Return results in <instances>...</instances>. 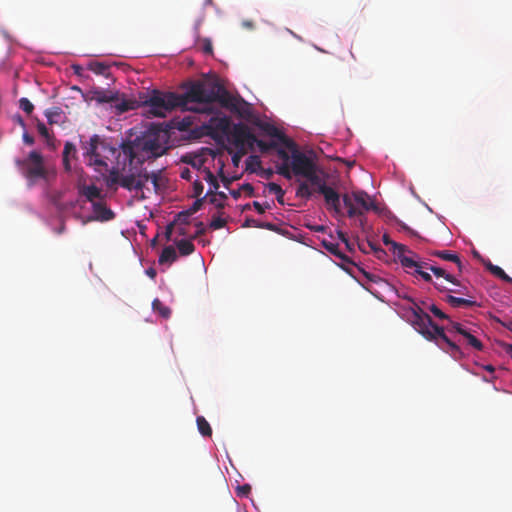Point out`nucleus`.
<instances>
[{"mask_svg": "<svg viewBox=\"0 0 512 512\" xmlns=\"http://www.w3.org/2000/svg\"><path fill=\"white\" fill-rule=\"evenodd\" d=\"M144 113L148 117L164 118L176 108L183 110L181 95L175 92H163L154 89L140 96Z\"/></svg>", "mask_w": 512, "mask_h": 512, "instance_id": "obj_4", "label": "nucleus"}, {"mask_svg": "<svg viewBox=\"0 0 512 512\" xmlns=\"http://www.w3.org/2000/svg\"><path fill=\"white\" fill-rule=\"evenodd\" d=\"M244 227H255V228H263L270 231H278V228L275 224L270 222H260L253 218H247L244 222Z\"/></svg>", "mask_w": 512, "mask_h": 512, "instance_id": "obj_24", "label": "nucleus"}, {"mask_svg": "<svg viewBox=\"0 0 512 512\" xmlns=\"http://www.w3.org/2000/svg\"><path fill=\"white\" fill-rule=\"evenodd\" d=\"M432 255L441 258L445 261L453 262L457 265L459 272L461 273L463 271V264L459 258V256L456 253H453L449 250H442V251H434Z\"/></svg>", "mask_w": 512, "mask_h": 512, "instance_id": "obj_19", "label": "nucleus"}, {"mask_svg": "<svg viewBox=\"0 0 512 512\" xmlns=\"http://www.w3.org/2000/svg\"><path fill=\"white\" fill-rule=\"evenodd\" d=\"M363 276L370 282H374V283H384V280H382L380 277L372 274V273H369V272H366L364 270H361Z\"/></svg>", "mask_w": 512, "mask_h": 512, "instance_id": "obj_50", "label": "nucleus"}, {"mask_svg": "<svg viewBox=\"0 0 512 512\" xmlns=\"http://www.w3.org/2000/svg\"><path fill=\"white\" fill-rule=\"evenodd\" d=\"M23 141H24V143H26L28 145L34 144V138L31 135H29L27 132H25L23 134Z\"/></svg>", "mask_w": 512, "mask_h": 512, "instance_id": "obj_60", "label": "nucleus"}, {"mask_svg": "<svg viewBox=\"0 0 512 512\" xmlns=\"http://www.w3.org/2000/svg\"><path fill=\"white\" fill-rule=\"evenodd\" d=\"M228 136L235 148L253 149L255 141H257L249 127L242 123L234 124Z\"/></svg>", "mask_w": 512, "mask_h": 512, "instance_id": "obj_9", "label": "nucleus"}, {"mask_svg": "<svg viewBox=\"0 0 512 512\" xmlns=\"http://www.w3.org/2000/svg\"><path fill=\"white\" fill-rule=\"evenodd\" d=\"M83 156L88 160L87 164L93 166L96 171L107 169V160L114 156L117 149L111 146L99 135H93L89 141L82 142Z\"/></svg>", "mask_w": 512, "mask_h": 512, "instance_id": "obj_5", "label": "nucleus"}, {"mask_svg": "<svg viewBox=\"0 0 512 512\" xmlns=\"http://www.w3.org/2000/svg\"><path fill=\"white\" fill-rule=\"evenodd\" d=\"M253 207L259 214H263L267 209L271 208L270 204L266 203L263 205L257 201L253 202Z\"/></svg>", "mask_w": 512, "mask_h": 512, "instance_id": "obj_53", "label": "nucleus"}, {"mask_svg": "<svg viewBox=\"0 0 512 512\" xmlns=\"http://www.w3.org/2000/svg\"><path fill=\"white\" fill-rule=\"evenodd\" d=\"M121 177L122 176L120 175L119 171L113 168L112 170L109 171V175L106 179L107 186L109 188H113L118 184L120 185Z\"/></svg>", "mask_w": 512, "mask_h": 512, "instance_id": "obj_36", "label": "nucleus"}, {"mask_svg": "<svg viewBox=\"0 0 512 512\" xmlns=\"http://www.w3.org/2000/svg\"><path fill=\"white\" fill-rule=\"evenodd\" d=\"M460 336L463 337L467 345L471 346L475 350H483L484 346L482 342L476 336H474L469 329L465 328L464 331L460 334Z\"/></svg>", "mask_w": 512, "mask_h": 512, "instance_id": "obj_22", "label": "nucleus"}, {"mask_svg": "<svg viewBox=\"0 0 512 512\" xmlns=\"http://www.w3.org/2000/svg\"><path fill=\"white\" fill-rule=\"evenodd\" d=\"M94 213L95 220L98 221H109L115 217L114 212L106 206L103 200H98L91 203Z\"/></svg>", "mask_w": 512, "mask_h": 512, "instance_id": "obj_16", "label": "nucleus"}, {"mask_svg": "<svg viewBox=\"0 0 512 512\" xmlns=\"http://www.w3.org/2000/svg\"><path fill=\"white\" fill-rule=\"evenodd\" d=\"M267 189L270 193H273L276 195V199L279 204H284V195L285 191L281 188L280 185L274 182H270L267 184Z\"/></svg>", "mask_w": 512, "mask_h": 512, "instance_id": "obj_32", "label": "nucleus"}, {"mask_svg": "<svg viewBox=\"0 0 512 512\" xmlns=\"http://www.w3.org/2000/svg\"><path fill=\"white\" fill-rule=\"evenodd\" d=\"M267 135L277 138L278 141L285 146V148L294 146V142L283 134L277 127L271 124L262 126Z\"/></svg>", "mask_w": 512, "mask_h": 512, "instance_id": "obj_18", "label": "nucleus"}, {"mask_svg": "<svg viewBox=\"0 0 512 512\" xmlns=\"http://www.w3.org/2000/svg\"><path fill=\"white\" fill-rule=\"evenodd\" d=\"M205 198L206 196L203 198H196L195 202L189 209H187L186 211H182L178 214V219L181 220L182 217H189L196 213L197 211H199L203 205Z\"/></svg>", "mask_w": 512, "mask_h": 512, "instance_id": "obj_30", "label": "nucleus"}, {"mask_svg": "<svg viewBox=\"0 0 512 512\" xmlns=\"http://www.w3.org/2000/svg\"><path fill=\"white\" fill-rule=\"evenodd\" d=\"M427 308L435 317L441 320H449V316L441 311L435 304H431Z\"/></svg>", "mask_w": 512, "mask_h": 512, "instance_id": "obj_44", "label": "nucleus"}, {"mask_svg": "<svg viewBox=\"0 0 512 512\" xmlns=\"http://www.w3.org/2000/svg\"><path fill=\"white\" fill-rule=\"evenodd\" d=\"M414 305L411 308L412 316L410 319L411 325L414 329L421 334L426 340L434 342L442 351L448 353L453 359L461 360L464 358V353L456 340L450 339L445 329L433 322L432 318L411 298H407Z\"/></svg>", "mask_w": 512, "mask_h": 512, "instance_id": "obj_2", "label": "nucleus"}, {"mask_svg": "<svg viewBox=\"0 0 512 512\" xmlns=\"http://www.w3.org/2000/svg\"><path fill=\"white\" fill-rule=\"evenodd\" d=\"M205 180L210 184V186L214 190H217L219 188L218 180H217V178L214 176V174L210 170L206 171V173H205Z\"/></svg>", "mask_w": 512, "mask_h": 512, "instance_id": "obj_45", "label": "nucleus"}, {"mask_svg": "<svg viewBox=\"0 0 512 512\" xmlns=\"http://www.w3.org/2000/svg\"><path fill=\"white\" fill-rule=\"evenodd\" d=\"M212 51H213L212 43L210 42V40L205 39L204 45H203V52L206 54H211Z\"/></svg>", "mask_w": 512, "mask_h": 512, "instance_id": "obj_58", "label": "nucleus"}, {"mask_svg": "<svg viewBox=\"0 0 512 512\" xmlns=\"http://www.w3.org/2000/svg\"><path fill=\"white\" fill-rule=\"evenodd\" d=\"M448 327H447V330L450 332V333H455L457 335H460L464 329L466 327H464L462 324L458 323V322H455V321H452L450 318L448 320Z\"/></svg>", "mask_w": 512, "mask_h": 512, "instance_id": "obj_41", "label": "nucleus"}, {"mask_svg": "<svg viewBox=\"0 0 512 512\" xmlns=\"http://www.w3.org/2000/svg\"><path fill=\"white\" fill-rule=\"evenodd\" d=\"M504 350L512 358V344H506Z\"/></svg>", "mask_w": 512, "mask_h": 512, "instance_id": "obj_64", "label": "nucleus"}, {"mask_svg": "<svg viewBox=\"0 0 512 512\" xmlns=\"http://www.w3.org/2000/svg\"><path fill=\"white\" fill-rule=\"evenodd\" d=\"M203 190H204V186H203L202 182L195 181L193 183V197L199 198L200 195L203 193Z\"/></svg>", "mask_w": 512, "mask_h": 512, "instance_id": "obj_49", "label": "nucleus"}, {"mask_svg": "<svg viewBox=\"0 0 512 512\" xmlns=\"http://www.w3.org/2000/svg\"><path fill=\"white\" fill-rule=\"evenodd\" d=\"M212 115L207 124L210 133L213 136H228L233 127L230 118L226 115L218 116L216 108L215 113Z\"/></svg>", "mask_w": 512, "mask_h": 512, "instance_id": "obj_12", "label": "nucleus"}, {"mask_svg": "<svg viewBox=\"0 0 512 512\" xmlns=\"http://www.w3.org/2000/svg\"><path fill=\"white\" fill-rule=\"evenodd\" d=\"M36 127H37V131H38V133H39L43 138H45V139H46L47 144H48V145H51V144H52V141H53V137H52V135L50 134V132H49L48 128L46 127V125H45L43 122L38 121V122H37Z\"/></svg>", "mask_w": 512, "mask_h": 512, "instance_id": "obj_38", "label": "nucleus"}, {"mask_svg": "<svg viewBox=\"0 0 512 512\" xmlns=\"http://www.w3.org/2000/svg\"><path fill=\"white\" fill-rule=\"evenodd\" d=\"M215 83L193 81L187 91L180 94L183 102V110L196 113L214 114V90Z\"/></svg>", "mask_w": 512, "mask_h": 512, "instance_id": "obj_3", "label": "nucleus"}, {"mask_svg": "<svg viewBox=\"0 0 512 512\" xmlns=\"http://www.w3.org/2000/svg\"><path fill=\"white\" fill-rule=\"evenodd\" d=\"M445 301L451 305L453 308H459V307H472L475 306L477 303L474 300L471 299H465L460 297H455L452 295H447L445 298Z\"/></svg>", "mask_w": 512, "mask_h": 512, "instance_id": "obj_21", "label": "nucleus"}, {"mask_svg": "<svg viewBox=\"0 0 512 512\" xmlns=\"http://www.w3.org/2000/svg\"><path fill=\"white\" fill-rule=\"evenodd\" d=\"M149 180L152 181L154 191L156 193H158L164 186V179L161 177L160 171L149 173Z\"/></svg>", "mask_w": 512, "mask_h": 512, "instance_id": "obj_35", "label": "nucleus"}, {"mask_svg": "<svg viewBox=\"0 0 512 512\" xmlns=\"http://www.w3.org/2000/svg\"><path fill=\"white\" fill-rule=\"evenodd\" d=\"M152 308L155 313H158L161 317L168 319L171 315L169 307L165 306L159 299H154L152 302Z\"/></svg>", "mask_w": 512, "mask_h": 512, "instance_id": "obj_28", "label": "nucleus"}, {"mask_svg": "<svg viewBox=\"0 0 512 512\" xmlns=\"http://www.w3.org/2000/svg\"><path fill=\"white\" fill-rule=\"evenodd\" d=\"M291 152V169L295 176L305 177L317 165L306 154L300 152L294 143V146L288 147Z\"/></svg>", "mask_w": 512, "mask_h": 512, "instance_id": "obj_10", "label": "nucleus"}, {"mask_svg": "<svg viewBox=\"0 0 512 512\" xmlns=\"http://www.w3.org/2000/svg\"><path fill=\"white\" fill-rule=\"evenodd\" d=\"M214 104L219 103L222 107L238 114L240 117H247L251 113L249 104L241 97L233 96L224 86L215 83Z\"/></svg>", "mask_w": 512, "mask_h": 512, "instance_id": "obj_7", "label": "nucleus"}, {"mask_svg": "<svg viewBox=\"0 0 512 512\" xmlns=\"http://www.w3.org/2000/svg\"><path fill=\"white\" fill-rule=\"evenodd\" d=\"M428 269L430 271H432L436 277H443L444 279H446L448 282H450L452 284L457 283V279L453 275L447 273L443 268L431 265L428 267Z\"/></svg>", "mask_w": 512, "mask_h": 512, "instance_id": "obj_33", "label": "nucleus"}, {"mask_svg": "<svg viewBox=\"0 0 512 512\" xmlns=\"http://www.w3.org/2000/svg\"><path fill=\"white\" fill-rule=\"evenodd\" d=\"M177 259V253L173 246L165 247L159 257V263H173Z\"/></svg>", "mask_w": 512, "mask_h": 512, "instance_id": "obj_25", "label": "nucleus"}, {"mask_svg": "<svg viewBox=\"0 0 512 512\" xmlns=\"http://www.w3.org/2000/svg\"><path fill=\"white\" fill-rule=\"evenodd\" d=\"M78 190L79 194L84 196L90 203L103 200L104 198L101 189L95 185H80Z\"/></svg>", "mask_w": 512, "mask_h": 512, "instance_id": "obj_17", "label": "nucleus"}, {"mask_svg": "<svg viewBox=\"0 0 512 512\" xmlns=\"http://www.w3.org/2000/svg\"><path fill=\"white\" fill-rule=\"evenodd\" d=\"M176 245L179 250V253L182 256H188V255L192 254L195 250V246L190 240H185V239L179 240L176 243Z\"/></svg>", "mask_w": 512, "mask_h": 512, "instance_id": "obj_29", "label": "nucleus"}, {"mask_svg": "<svg viewBox=\"0 0 512 512\" xmlns=\"http://www.w3.org/2000/svg\"><path fill=\"white\" fill-rule=\"evenodd\" d=\"M277 172L282 175L283 177H285L286 179H291L292 178V169H291V162H288V163H282L279 167H278V170Z\"/></svg>", "mask_w": 512, "mask_h": 512, "instance_id": "obj_40", "label": "nucleus"}, {"mask_svg": "<svg viewBox=\"0 0 512 512\" xmlns=\"http://www.w3.org/2000/svg\"><path fill=\"white\" fill-rule=\"evenodd\" d=\"M382 239L385 245H391L393 253L398 257L403 267L418 266L412 257L405 255V252L412 253L405 245L391 240L387 234H384Z\"/></svg>", "mask_w": 512, "mask_h": 512, "instance_id": "obj_14", "label": "nucleus"}, {"mask_svg": "<svg viewBox=\"0 0 512 512\" xmlns=\"http://www.w3.org/2000/svg\"><path fill=\"white\" fill-rule=\"evenodd\" d=\"M251 491V486L248 484H244L237 488L238 496H247Z\"/></svg>", "mask_w": 512, "mask_h": 512, "instance_id": "obj_56", "label": "nucleus"}, {"mask_svg": "<svg viewBox=\"0 0 512 512\" xmlns=\"http://www.w3.org/2000/svg\"><path fill=\"white\" fill-rule=\"evenodd\" d=\"M358 248L363 253H369V248L367 246V241L366 242H358Z\"/></svg>", "mask_w": 512, "mask_h": 512, "instance_id": "obj_61", "label": "nucleus"}, {"mask_svg": "<svg viewBox=\"0 0 512 512\" xmlns=\"http://www.w3.org/2000/svg\"><path fill=\"white\" fill-rule=\"evenodd\" d=\"M207 195H210V203L215 205L216 208L222 209L225 205L227 195L224 192L215 193L212 190L208 191Z\"/></svg>", "mask_w": 512, "mask_h": 512, "instance_id": "obj_27", "label": "nucleus"}, {"mask_svg": "<svg viewBox=\"0 0 512 512\" xmlns=\"http://www.w3.org/2000/svg\"><path fill=\"white\" fill-rule=\"evenodd\" d=\"M149 180V172L140 170L137 174L131 173L121 177L120 186L131 190H143L145 183Z\"/></svg>", "mask_w": 512, "mask_h": 512, "instance_id": "obj_13", "label": "nucleus"}, {"mask_svg": "<svg viewBox=\"0 0 512 512\" xmlns=\"http://www.w3.org/2000/svg\"><path fill=\"white\" fill-rule=\"evenodd\" d=\"M269 150L277 151V148H280L279 143L277 141H271L268 143Z\"/></svg>", "mask_w": 512, "mask_h": 512, "instance_id": "obj_62", "label": "nucleus"}, {"mask_svg": "<svg viewBox=\"0 0 512 512\" xmlns=\"http://www.w3.org/2000/svg\"><path fill=\"white\" fill-rule=\"evenodd\" d=\"M416 264L418 266H412L411 268H415V273L422 277V279L426 282H432V277L428 272L423 271V268L428 269V264L424 262H418L416 261Z\"/></svg>", "mask_w": 512, "mask_h": 512, "instance_id": "obj_34", "label": "nucleus"}, {"mask_svg": "<svg viewBox=\"0 0 512 512\" xmlns=\"http://www.w3.org/2000/svg\"><path fill=\"white\" fill-rule=\"evenodd\" d=\"M88 69L97 75H102L106 78L110 76L109 66L102 62H91L88 65Z\"/></svg>", "mask_w": 512, "mask_h": 512, "instance_id": "obj_26", "label": "nucleus"}, {"mask_svg": "<svg viewBox=\"0 0 512 512\" xmlns=\"http://www.w3.org/2000/svg\"><path fill=\"white\" fill-rule=\"evenodd\" d=\"M195 226L197 227V230H196L195 234L192 236V239H195V238L205 234V232H206V227L203 222L199 221L195 224Z\"/></svg>", "mask_w": 512, "mask_h": 512, "instance_id": "obj_52", "label": "nucleus"}, {"mask_svg": "<svg viewBox=\"0 0 512 512\" xmlns=\"http://www.w3.org/2000/svg\"><path fill=\"white\" fill-rule=\"evenodd\" d=\"M338 237H339V239H340L342 242H344V243L346 244L347 248H348L349 250H351V246H350L349 240H348V238L346 237L345 233H343L342 231H338Z\"/></svg>", "mask_w": 512, "mask_h": 512, "instance_id": "obj_59", "label": "nucleus"}, {"mask_svg": "<svg viewBox=\"0 0 512 512\" xmlns=\"http://www.w3.org/2000/svg\"><path fill=\"white\" fill-rule=\"evenodd\" d=\"M485 266L494 276L498 277L499 279L507 283L512 284V278L509 275H507L501 267L493 265L490 261H487L485 263Z\"/></svg>", "mask_w": 512, "mask_h": 512, "instance_id": "obj_23", "label": "nucleus"}, {"mask_svg": "<svg viewBox=\"0 0 512 512\" xmlns=\"http://www.w3.org/2000/svg\"><path fill=\"white\" fill-rule=\"evenodd\" d=\"M115 106H116L118 111L126 112V111H129V110L136 109L139 106V104L135 100H125L124 99V100H121L119 103H117Z\"/></svg>", "mask_w": 512, "mask_h": 512, "instance_id": "obj_37", "label": "nucleus"}, {"mask_svg": "<svg viewBox=\"0 0 512 512\" xmlns=\"http://www.w3.org/2000/svg\"><path fill=\"white\" fill-rule=\"evenodd\" d=\"M15 163L30 185H33L39 179L46 180L48 177L43 156L38 151H31L27 158L17 159Z\"/></svg>", "mask_w": 512, "mask_h": 512, "instance_id": "obj_6", "label": "nucleus"}, {"mask_svg": "<svg viewBox=\"0 0 512 512\" xmlns=\"http://www.w3.org/2000/svg\"><path fill=\"white\" fill-rule=\"evenodd\" d=\"M60 114L61 110L58 107H54L45 111V116L50 124L57 123V118L60 116Z\"/></svg>", "mask_w": 512, "mask_h": 512, "instance_id": "obj_39", "label": "nucleus"}, {"mask_svg": "<svg viewBox=\"0 0 512 512\" xmlns=\"http://www.w3.org/2000/svg\"><path fill=\"white\" fill-rule=\"evenodd\" d=\"M323 246L325 247V249L327 251H329L331 254L341 258V259H344V256L342 255V253L339 251V248H338V245L337 244H334V243H327L326 241H323Z\"/></svg>", "mask_w": 512, "mask_h": 512, "instance_id": "obj_43", "label": "nucleus"}, {"mask_svg": "<svg viewBox=\"0 0 512 512\" xmlns=\"http://www.w3.org/2000/svg\"><path fill=\"white\" fill-rule=\"evenodd\" d=\"M236 153L232 156V162L235 166H238L241 158L246 154L247 149L236 148Z\"/></svg>", "mask_w": 512, "mask_h": 512, "instance_id": "obj_48", "label": "nucleus"}, {"mask_svg": "<svg viewBox=\"0 0 512 512\" xmlns=\"http://www.w3.org/2000/svg\"><path fill=\"white\" fill-rule=\"evenodd\" d=\"M276 153L278 157L282 160V163L291 162V155H289L288 151L285 148H277Z\"/></svg>", "mask_w": 512, "mask_h": 512, "instance_id": "obj_46", "label": "nucleus"}, {"mask_svg": "<svg viewBox=\"0 0 512 512\" xmlns=\"http://www.w3.org/2000/svg\"><path fill=\"white\" fill-rule=\"evenodd\" d=\"M168 142V131L152 126L133 141L123 143L121 150L125 161L128 160L129 164L134 161L142 164L147 160L164 155L169 149Z\"/></svg>", "mask_w": 512, "mask_h": 512, "instance_id": "obj_1", "label": "nucleus"}, {"mask_svg": "<svg viewBox=\"0 0 512 512\" xmlns=\"http://www.w3.org/2000/svg\"><path fill=\"white\" fill-rule=\"evenodd\" d=\"M455 285H456L458 288H456V289H452V290H450V292L458 293V294H462V295L469 296V291H468V288H467V287L462 286L458 281H457V283H456Z\"/></svg>", "mask_w": 512, "mask_h": 512, "instance_id": "obj_55", "label": "nucleus"}, {"mask_svg": "<svg viewBox=\"0 0 512 512\" xmlns=\"http://www.w3.org/2000/svg\"><path fill=\"white\" fill-rule=\"evenodd\" d=\"M242 189H243V191L247 192L249 195H251L254 190L252 185H250V184H244L242 186Z\"/></svg>", "mask_w": 512, "mask_h": 512, "instance_id": "obj_63", "label": "nucleus"}, {"mask_svg": "<svg viewBox=\"0 0 512 512\" xmlns=\"http://www.w3.org/2000/svg\"><path fill=\"white\" fill-rule=\"evenodd\" d=\"M196 423L201 435L205 437H210L212 435L211 426L203 416H198L196 419Z\"/></svg>", "mask_w": 512, "mask_h": 512, "instance_id": "obj_31", "label": "nucleus"}, {"mask_svg": "<svg viewBox=\"0 0 512 512\" xmlns=\"http://www.w3.org/2000/svg\"><path fill=\"white\" fill-rule=\"evenodd\" d=\"M255 144L258 146V148L262 154L268 153L270 151L268 142L257 139V141H255Z\"/></svg>", "mask_w": 512, "mask_h": 512, "instance_id": "obj_54", "label": "nucleus"}, {"mask_svg": "<svg viewBox=\"0 0 512 512\" xmlns=\"http://www.w3.org/2000/svg\"><path fill=\"white\" fill-rule=\"evenodd\" d=\"M97 94V100L99 102H103V103H109V102H113L114 101V96H107L104 92L102 91H99L96 93Z\"/></svg>", "mask_w": 512, "mask_h": 512, "instance_id": "obj_51", "label": "nucleus"}, {"mask_svg": "<svg viewBox=\"0 0 512 512\" xmlns=\"http://www.w3.org/2000/svg\"><path fill=\"white\" fill-rule=\"evenodd\" d=\"M226 225V220L220 217H213L210 222V227L214 230L223 228Z\"/></svg>", "mask_w": 512, "mask_h": 512, "instance_id": "obj_47", "label": "nucleus"}, {"mask_svg": "<svg viewBox=\"0 0 512 512\" xmlns=\"http://www.w3.org/2000/svg\"><path fill=\"white\" fill-rule=\"evenodd\" d=\"M342 199L347 209V215L350 218L362 215L365 211H369L374 207L369 195L364 191H356L351 194L346 193Z\"/></svg>", "mask_w": 512, "mask_h": 512, "instance_id": "obj_8", "label": "nucleus"}, {"mask_svg": "<svg viewBox=\"0 0 512 512\" xmlns=\"http://www.w3.org/2000/svg\"><path fill=\"white\" fill-rule=\"evenodd\" d=\"M320 194L324 196L327 209L333 211L337 215H343L341 208L340 195L332 187L323 185L320 187Z\"/></svg>", "mask_w": 512, "mask_h": 512, "instance_id": "obj_15", "label": "nucleus"}, {"mask_svg": "<svg viewBox=\"0 0 512 512\" xmlns=\"http://www.w3.org/2000/svg\"><path fill=\"white\" fill-rule=\"evenodd\" d=\"M307 182H301L296 190V195L300 198L309 199L313 190L310 188L309 184L316 187V191L320 192V187L326 185L325 181L318 174L317 166L313 168L305 177Z\"/></svg>", "mask_w": 512, "mask_h": 512, "instance_id": "obj_11", "label": "nucleus"}, {"mask_svg": "<svg viewBox=\"0 0 512 512\" xmlns=\"http://www.w3.org/2000/svg\"><path fill=\"white\" fill-rule=\"evenodd\" d=\"M76 153V146L71 142H66L63 150V166L65 171H71L70 157L74 158Z\"/></svg>", "mask_w": 512, "mask_h": 512, "instance_id": "obj_20", "label": "nucleus"}, {"mask_svg": "<svg viewBox=\"0 0 512 512\" xmlns=\"http://www.w3.org/2000/svg\"><path fill=\"white\" fill-rule=\"evenodd\" d=\"M19 107L28 115H30L34 110V105L28 98H20Z\"/></svg>", "mask_w": 512, "mask_h": 512, "instance_id": "obj_42", "label": "nucleus"}, {"mask_svg": "<svg viewBox=\"0 0 512 512\" xmlns=\"http://www.w3.org/2000/svg\"><path fill=\"white\" fill-rule=\"evenodd\" d=\"M367 246L369 248V252L373 251L375 254L384 253V250L378 247L377 244L372 241H367Z\"/></svg>", "mask_w": 512, "mask_h": 512, "instance_id": "obj_57", "label": "nucleus"}]
</instances>
